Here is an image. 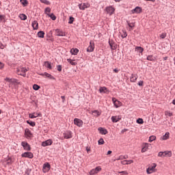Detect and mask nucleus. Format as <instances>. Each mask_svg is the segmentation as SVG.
<instances>
[{"label":"nucleus","instance_id":"obj_55","mask_svg":"<svg viewBox=\"0 0 175 175\" xmlns=\"http://www.w3.org/2000/svg\"><path fill=\"white\" fill-rule=\"evenodd\" d=\"M21 72H23V73H27V72H28V69H27L26 68H22Z\"/></svg>","mask_w":175,"mask_h":175},{"label":"nucleus","instance_id":"obj_51","mask_svg":"<svg viewBox=\"0 0 175 175\" xmlns=\"http://www.w3.org/2000/svg\"><path fill=\"white\" fill-rule=\"evenodd\" d=\"M31 172H32V170H31V169H29V168H27V169L26 170V171H25V174H26L27 175H29V174H31Z\"/></svg>","mask_w":175,"mask_h":175},{"label":"nucleus","instance_id":"obj_31","mask_svg":"<svg viewBox=\"0 0 175 175\" xmlns=\"http://www.w3.org/2000/svg\"><path fill=\"white\" fill-rule=\"evenodd\" d=\"M135 51H139V53L140 54H142V53H143V51H144V49H143V47H142V46H136Z\"/></svg>","mask_w":175,"mask_h":175},{"label":"nucleus","instance_id":"obj_16","mask_svg":"<svg viewBox=\"0 0 175 175\" xmlns=\"http://www.w3.org/2000/svg\"><path fill=\"white\" fill-rule=\"evenodd\" d=\"M143 9H142L141 7L137 6L135 8V9L132 10V13L135 14L136 13L137 14H139L140 13H142Z\"/></svg>","mask_w":175,"mask_h":175},{"label":"nucleus","instance_id":"obj_5","mask_svg":"<svg viewBox=\"0 0 175 175\" xmlns=\"http://www.w3.org/2000/svg\"><path fill=\"white\" fill-rule=\"evenodd\" d=\"M157 167V163H152V166L148 167L146 170L147 174H151Z\"/></svg>","mask_w":175,"mask_h":175},{"label":"nucleus","instance_id":"obj_42","mask_svg":"<svg viewBox=\"0 0 175 175\" xmlns=\"http://www.w3.org/2000/svg\"><path fill=\"white\" fill-rule=\"evenodd\" d=\"M75 21V18L73 16H70L68 19V24H72Z\"/></svg>","mask_w":175,"mask_h":175},{"label":"nucleus","instance_id":"obj_38","mask_svg":"<svg viewBox=\"0 0 175 175\" xmlns=\"http://www.w3.org/2000/svg\"><path fill=\"white\" fill-rule=\"evenodd\" d=\"M33 90H34V91H38V90H40V86L38 84H34L33 85Z\"/></svg>","mask_w":175,"mask_h":175},{"label":"nucleus","instance_id":"obj_36","mask_svg":"<svg viewBox=\"0 0 175 175\" xmlns=\"http://www.w3.org/2000/svg\"><path fill=\"white\" fill-rule=\"evenodd\" d=\"M148 149V144H146L144 147L142 148L141 151L142 152H146Z\"/></svg>","mask_w":175,"mask_h":175},{"label":"nucleus","instance_id":"obj_64","mask_svg":"<svg viewBox=\"0 0 175 175\" xmlns=\"http://www.w3.org/2000/svg\"><path fill=\"white\" fill-rule=\"evenodd\" d=\"M61 98L62 99V102H65V96H62Z\"/></svg>","mask_w":175,"mask_h":175},{"label":"nucleus","instance_id":"obj_25","mask_svg":"<svg viewBox=\"0 0 175 175\" xmlns=\"http://www.w3.org/2000/svg\"><path fill=\"white\" fill-rule=\"evenodd\" d=\"M44 65L45 68H47L48 69H52L51 63L49 61L44 62Z\"/></svg>","mask_w":175,"mask_h":175},{"label":"nucleus","instance_id":"obj_23","mask_svg":"<svg viewBox=\"0 0 175 175\" xmlns=\"http://www.w3.org/2000/svg\"><path fill=\"white\" fill-rule=\"evenodd\" d=\"M92 114L94 116V117H99V116H100V114H102V112L98 111V110H94L92 111Z\"/></svg>","mask_w":175,"mask_h":175},{"label":"nucleus","instance_id":"obj_62","mask_svg":"<svg viewBox=\"0 0 175 175\" xmlns=\"http://www.w3.org/2000/svg\"><path fill=\"white\" fill-rule=\"evenodd\" d=\"M121 174H128V172L126 171H122L120 172Z\"/></svg>","mask_w":175,"mask_h":175},{"label":"nucleus","instance_id":"obj_17","mask_svg":"<svg viewBox=\"0 0 175 175\" xmlns=\"http://www.w3.org/2000/svg\"><path fill=\"white\" fill-rule=\"evenodd\" d=\"M29 117L30 118H37V117H42V113L40 112L38 113L34 112L33 113H29Z\"/></svg>","mask_w":175,"mask_h":175},{"label":"nucleus","instance_id":"obj_44","mask_svg":"<svg viewBox=\"0 0 175 175\" xmlns=\"http://www.w3.org/2000/svg\"><path fill=\"white\" fill-rule=\"evenodd\" d=\"M165 116H168V117H172L173 116V113L170 112V111H166L165 112Z\"/></svg>","mask_w":175,"mask_h":175},{"label":"nucleus","instance_id":"obj_53","mask_svg":"<svg viewBox=\"0 0 175 175\" xmlns=\"http://www.w3.org/2000/svg\"><path fill=\"white\" fill-rule=\"evenodd\" d=\"M160 38H161V39H165V38H166V33H161V34L160 35Z\"/></svg>","mask_w":175,"mask_h":175},{"label":"nucleus","instance_id":"obj_40","mask_svg":"<svg viewBox=\"0 0 175 175\" xmlns=\"http://www.w3.org/2000/svg\"><path fill=\"white\" fill-rule=\"evenodd\" d=\"M51 12V8H50L49 7H47L45 8L44 10V13L45 14H49V13H50Z\"/></svg>","mask_w":175,"mask_h":175},{"label":"nucleus","instance_id":"obj_21","mask_svg":"<svg viewBox=\"0 0 175 175\" xmlns=\"http://www.w3.org/2000/svg\"><path fill=\"white\" fill-rule=\"evenodd\" d=\"M112 122H118L121 120V116H112L111 118Z\"/></svg>","mask_w":175,"mask_h":175},{"label":"nucleus","instance_id":"obj_24","mask_svg":"<svg viewBox=\"0 0 175 175\" xmlns=\"http://www.w3.org/2000/svg\"><path fill=\"white\" fill-rule=\"evenodd\" d=\"M70 53L72 55H77V54L79 53V49L77 48L72 49L70 50Z\"/></svg>","mask_w":175,"mask_h":175},{"label":"nucleus","instance_id":"obj_26","mask_svg":"<svg viewBox=\"0 0 175 175\" xmlns=\"http://www.w3.org/2000/svg\"><path fill=\"white\" fill-rule=\"evenodd\" d=\"M46 16L50 17L53 21H55L57 20V16L53 13L51 14H46Z\"/></svg>","mask_w":175,"mask_h":175},{"label":"nucleus","instance_id":"obj_28","mask_svg":"<svg viewBox=\"0 0 175 175\" xmlns=\"http://www.w3.org/2000/svg\"><path fill=\"white\" fill-rule=\"evenodd\" d=\"M37 35L38 38H40V39H43V38H44V31H40L38 32Z\"/></svg>","mask_w":175,"mask_h":175},{"label":"nucleus","instance_id":"obj_54","mask_svg":"<svg viewBox=\"0 0 175 175\" xmlns=\"http://www.w3.org/2000/svg\"><path fill=\"white\" fill-rule=\"evenodd\" d=\"M144 82L143 81H139L138 83H137V85H139V87H143V83Z\"/></svg>","mask_w":175,"mask_h":175},{"label":"nucleus","instance_id":"obj_6","mask_svg":"<svg viewBox=\"0 0 175 175\" xmlns=\"http://www.w3.org/2000/svg\"><path fill=\"white\" fill-rule=\"evenodd\" d=\"M95 49V43L94 42L90 41V45L87 49V52L88 53H92L94 51V49Z\"/></svg>","mask_w":175,"mask_h":175},{"label":"nucleus","instance_id":"obj_8","mask_svg":"<svg viewBox=\"0 0 175 175\" xmlns=\"http://www.w3.org/2000/svg\"><path fill=\"white\" fill-rule=\"evenodd\" d=\"M40 76H44L45 77H47L48 79H50V80H55V77H54L51 74H49V72H43L40 73Z\"/></svg>","mask_w":175,"mask_h":175},{"label":"nucleus","instance_id":"obj_27","mask_svg":"<svg viewBox=\"0 0 175 175\" xmlns=\"http://www.w3.org/2000/svg\"><path fill=\"white\" fill-rule=\"evenodd\" d=\"M170 137V133L169 132L165 133L163 137H161L162 140H167L169 137Z\"/></svg>","mask_w":175,"mask_h":175},{"label":"nucleus","instance_id":"obj_58","mask_svg":"<svg viewBox=\"0 0 175 175\" xmlns=\"http://www.w3.org/2000/svg\"><path fill=\"white\" fill-rule=\"evenodd\" d=\"M158 157H164L163 152H159V154H158Z\"/></svg>","mask_w":175,"mask_h":175},{"label":"nucleus","instance_id":"obj_61","mask_svg":"<svg viewBox=\"0 0 175 175\" xmlns=\"http://www.w3.org/2000/svg\"><path fill=\"white\" fill-rule=\"evenodd\" d=\"M85 150H86L87 152H90V151H91V148H89L88 146H87V147L85 148Z\"/></svg>","mask_w":175,"mask_h":175},{"label":"nucleus","instance_id":"obj_57","mask_svg":"<svg viewBox=\"0 0 175 175\" xmlns=\"http://www.w3.org/2000/svg\"><path fill=\"white\" fill-rule=\"evenodd\" d=\"M4 67H5V64H3V63L0 62V69H3Z\"/></svg>","mask_w":175,"mask_h":175},{"label":"nucleus","instance_id":"obj_49","mask_svg":"<svg viewBox=\"0 0 175 175\" xmlns=\"http://www.w3.org/2000/svg\"><path fill=\"white\" fill-rule=\"evenodd\" d=\"M94 170H96V174H98V173H99V172H100V170H102V168L98 166V167H96V168H94Z\"/></svg>","mask_w":175,"mask_h":175},{"label":"nucleus","instance_id":"obj_34","mask_svg":"<svg viewBox=\"0 0 175 175\" xmlns=\"http://www.w3.org/2000/svg\"><path fill=\"white\" fill-rule=\"evenodd\" d=\"M19 17L21 20H23V21H25V20H27V15H25V14H21L19 15Z\"/></svg>","mask_w":175,"mask_h":175},{"label":"nucleus","instance_id":"obj_63","mask_svg":"<svg viewBox=\"0 0 175 175\" xmlns=\"http://www.w3.org/2000/svg\"><path fill=\"white\" fill-rule=\"evenodd\" d=\"M128 131L127 129H124L121 131V133H124V132H126Z\"/></svg>","mask_w":175,"mask_h":175},{"label":"nucleus","instance_id":"obj_10","mask_svg":"<svg viewBox=\"0 0 175 175\" xmlns=\"http://www.w3.org/2000/svg\"><path fill=\"white\" fill-rule=\"evenodd\" d=\"M64 139H72V131H66L63 133Z\"/></svg>","mask_w":175,"mask_h":175},{"label":"nucleus","instance_id":"obj_47","mask_svg":"<svg viewBox=\"0 0 175 175\" xmlns=\"http://www.w3.org/2000/svg\"><path fill=\"white\" fill-rule=\"evenodd\" d=\"M40 2L42 3H44L45 5H50V1L47 0H40Z\"/></svg>","mask_w":175,"mask_h":175},{"label":"nucleus","instance_id":"obj_60","mask_svg":"<svg viewBox=\"0 0 175 175\" xmlns=\"http://www.w3.org/2000/svg\"><path fill=\"white\" fill-rule=\"evenodd\" d=\"M5 18V15H0V21H2Z\"/></svg>","mask_w":175,"mask_h":175},{"label":"nucleus","instance_id":"obj_39","mask_svg":"<svg viewBox=\"0 0 175 175\" xmlns=\"http://www.w3.org/2000/svg\"><path fill=\"white\" fill-rule=\"evenodd\" d=\"M155 139H157V137L155 135H151L148 139L149 143H152V142H154Z\"/></svg>","mask_w":175,"mask_h":175},{"label":"nucleus","instance_id":"obj_30","mask_svg":"<svg viewBox=\"0 0 175 175\" xmlns=\"http://www.w3.org/2000/svg\"><path fill=\"white\" fill-rule=\"evenodd\" d=\"M10 83L12 84H20V82H18V79L12 78L11 80H10Z\"/></svg>","mask_w":175,"mask_h":175},{"label":"nucleus","instance_id":"obj_15","mask_svg":"<svg viewBox=\"0 0 175 175\" xmlns=\"http://www.w3.org/2000/svg\"><path fill=\"white\" fill-rule=\"evenodd\" d=\"M55 33H56V36H66V33L65 32H64V31L59 29H56L55 30Z\"/></svg>","mask_w":175,"mask_h":175},{"label":"nucleus","instance_id":"obj_19","mask_svg":"<svg viewBox=\"0 0 175 175\" xmlns=\"http://www.w3.org/2000/svg\"><path fill=\"white\" fill-rule=\"evenodd\" d=\"M98 131H99L100 135H107V133H108L107 129H106L103 127H99L98 129Z\"/></svg>","mask_w":175,"mask_h":175},{"label":"nucleus","instance_id":"obj_18","mask_svg":"<svg viewBox=\"0 0 175 175\" xmlns=\"http://www.w3.org/2000/svg\"><path fill=\"white\" fill-rule=\"evenodd\" d=\"M99 92L100 94H109V92H110V90H107V88L104 86L100 88Z\"/></svg>","mask_w":175,"mask_h":175},{"label":"nucleus","instance_id":"obj_56","mask_svg":"<svg viewBox=\"0 0 175 175\" xmlns=\"http://www.w3.org/2000/svg\"><path fill=\"white\" fill-rule=\"evenodd\" d=\"M19 76H23V77H25L27 76V74L25 72H22V73H18Z\"/></svg>","mask_w":175,"mask_h":175},{"label":"nucleus","instance_id":"obj_9","mask_svg":"<svg viewBox=\"0 0 175 175\" xmlns=\"http://www.w3.org/2000/svg\"><path fill=\"white\" fill-rule=\"evenodd\" d=\"M109 44L110 46L111 50H117V44L113 41V40H109Z\"/></svg>","mask_w":175,"mask_h":175},{"label":"nucleus","instance_id":"obj_11","mask_svg":"<svg viewBox=\"0 0 175 175\" xmlns=\"http://www.w3.org/2000/svg\"><path fill=\"white\" fill-rule=\"evenodd\" d=\"M80 10H85V9H88L90 8V4L89 3H83V4L80 3L78 5Z\"/></svg>","mask_w":175,"mask_h":175},{"label":"nucleus","instance_id":"obj_7","mask_svg":"<svg viewBox=\"0 0 175 175\" xmlns=\"http://www.w3.org/2000/svg\"><path fill=\"white\" fill-rule=\"evenodd\" d=\"M74 124L75 125H77V126H79V128H81L83 126V120L79 118H75L74 119Z\"/></svg>","mask_w":175,"mask_h":175},{"label":"nucleus","instance_id":"obj_50","mask_svg":"<svg viewBox=\"0 0 175 175\" xmlns=\"http://www.w3.org/2000/svg\"><path fill=\"white\" fill-rule=\"evenodd\" d=\"M122 38L124 39V38H126V36H128V33H126V31H123V34H122Z\"/></svg>","mask_w":175,"mask_h":175},{"label":"nucleus","instance_id":"obj_45","mask_svg":"<svg viewBox=\"0 0 175 175\" xmlns=\"http://www.w3.org/2000/svg\"><path fill=\"white\" fill-rule=\"evenodd\" d=\"M7 165H12V163H13V161H12V158L9 157L7 159Z\"/></svg>","mask_w":175,"mask_h":175},{"label":"nucleus","instance_id":"obj_12","mask_svg":"<svg viewBox=\"0 0 175 175\" xmlns=\"http://www.w3.org/2000/svg\"><path fill=\"white\" fill-rule=\"evenodd\" d=\"M25 135L27 139H31V137H32V133L31 132V130H29V129H25Z\"/></svg>","mask_w":175,"mask_h":175},{"label":"nucleus","instance_id":"obj_41","mask_svg":"<svg viewBox=\"0 0 175 175\" xmlns=\"http://www.w3.org/2000/svg\"><path fill=\"white\" fill-rule=\"evenodd\" d=\"M136 122L137 124H144V121L143 120L142 118H138L137 120H136Z\"/></svg>","mask_w":175,"mask_h":175},{"label":"nucleus","instance_id":"obj_48","mask_svg":"<svg viewBox=\"0 0 175 175\" xmlns=\"http://www.w3.org/2000/svg\"><path fill=\"white\" fill-rule=\"evenodd\" d=\"M126 23L129 27V28H133L135 27V24L134 23H129V21H126Z\"/></svg>","mask_w":175,"mask_h":175},{"label":"nucleus","instance_id":"obj_29","mask_svg":"<svg viewBox=\"0 0 175 175\" xmlns=\"http://www.w3.org/2000/svg\"><path fill=\"white\" fill-rule=\"evenodd\" d=\"M73 61L75 60L72 59H67V62L70 63V65H72L73 66H76V65H77V62Z\"/></svg>","mask_w":175,"mask_h":175},{"label":"nucleus","instance_id":"obj_20","mask_svg":"<svg viewBox=\"0 0 175 175\" xmlns=\"http://www.w3.org/2000/svg\"><path fill=\"white\" fill-rule=\"evenodd\" d=\"M31 26L33 27V29L36 31V29H39V23L38 21H33L31 23Z\"/></svg>","mask_w":175,"mask_h":175},{"label":"nucleus","instance_id":"obj_59","mask_svg":"<svg viewBox=\"0 0 175 175\" xmlns=\"http://www.w3.org/2000/svg\"><path fill=\"white\" fill-rule=\"evenodd\" d=\"M5 48V46L3 45V44H2V42H0V49H3Z\"/></svg>","mask_w":175,"mask_h":175},{"label":"nucleus","instance_id":"obj_14","mask_svg":"<svg viewBox=\"0 0 175 175\" xmlns=\"http://www.w3.org/2000/svg\"><path fill=\"white\" fill-rule=\"evenodd\" d=\"M112 102L116 109H118V107L121 106V102L118 101V100L116 99V98H112Z\"/></svg>","mask_w":175,"mask_h":175},{"label":"nucleus","instance_id":"obj_22","mask_svg":"<svg viewBox=\"0 0 175 175\" xmlns=\"http://www.w3.org/2000/svg\"><path fill=\"white\" fill-rule=\"evenodd\" d=\"M136 80H137V75L132 74L131 77H130L131 83H136Z\"/></svg>","mask_w":175,"mask_h":175},{"label":"nucleus","instance_id":"obj_3","mask_svg":"<svg viewBox=\"0 0 175 175\" xmlns=\"http://www.w3.org/2000/svg\"><path fill=\"white\" fill-rule=\"evenodd\" d=\"M22 158H29L32 159L33 158V153L31 152H25L21 154Z\"/></svg>","mask_w":175,"mask_h":175},{"label":"nucleus","instance_id":"obj_4","mask_svg":"<svg viewBox=\"0 0 175 175\" xmlns=\"http://www.w3.org/2000/svg\"><path fill=\"white\" fill-rule=\"evenodd\" d=\"M51 168V165H50L49 163H44L42 166L43 173H47V172H49V170H50Z\"/></svg>","mask_w":175,"mask_h":175},{"label":"nucleus","instance_id":"obj_43","mask_svg":"<svg viewBox=\"0 0 175 175\" xmlns=\"http://www.w3.org/2000/svg\"><path fill=\"white\" fill-rule=\"evenodd\" d=\"M98 146H102V144H105V140H103V138H100L98 142Z\"/></svg>","mask_w":175,"mask_h":175},{"label":"nucleus","instance_id":"obj_32","mask_svg":"<svg viewBox=\"0 0 175 175\" xmlns=\"http://www.w3.org/2000/svg\"><path fill=\"white\" fill-rule=\"evenodd\" d=\"M163 154H164V157H172V151H167V150L164 151Z\"/></svg>","mask_w":175,"mask_h":175},{"label":"nucleus","instance_id":"obj_2","mask_svg":"<svg viewBox=\"0 0 175 175\" xmlns=\"http://www.w3.org/2000/svg\"><path fill=\"white\" fill-rule=\"evenodd\" d=\"M21 146H22V147H23V150H25V151H31V145H29V144H28V142H22Z\"/></svg>","mask_w":175,"mask_h":175},{"label":"nucleus","instance_id":"obj_52","mask_svg":"<svg viewBox=\"0 0 175 175\" xmlns=\"http://www.w3.org/2000/svg\"><path fill=\"white\" fill-rule=\"evenodd\" d=\"M90 175H94V174H96V171L94 169H92L90 172Z\"/></svg>","mask_w":175,"mask_h":175},{"label":"nucleus","instance_id":"obj_37","mask_svg":"<svg viewBox=\"0 0 175 175\" xmlns=\"http://www.w3.org/2000/svg\"><path fill=\"white\" fill-rule=\"evenodd\" d=\"M20 2L23 5V6H27V5H28L27 0H20Z\"/></svg>","mask_w":175,"mask_h":175},{"label":"nucleus","instance_id":"obj_1","mask_svg":"<svg viewBox=\"0 0 175 175\" xmlns=\"http://www.w3.org/2000/svg\"><path fill=\"white\" fill-rule=\"evenodd\" d=\"M105 12H107V14H109V16H113L116 12V8L113 7V5L107 6L105 9Z\"/></svg>","mask_w":175,"mask_h":175},{"label":"nucleus","instance_id":"obj_33","mask_svg":"<svg viewBox=\"0 0 175 175\" xmlns=\"http://www.w3.org/2000/svg\"><path fill=\"white\" fill-rule=\"evenodd\" d=\"M26 122H27V124L30 125V126H35L36 125V123L35 122L31 121V120H27Z\"/></svg>","mask_w":175,"mask_h":175},{"label":"nucleus","instance_id":"obj_13","mask_svg":"<svg viewBox=\"0 0 175 175\" xmlns=\"http://www.w3.org/2000/svg\"><path fill=\"white\" fill-rule=\"evenodd\" d=\"M53 144V140L51 139H47L43 142H42V147H47V146H51Z\"/></svg>","mask_w":175,"mask_h":175},{"label":"nucleus","instance_id":"obj_46","mask_svg":"<svg viewBox=\"0 0 175 175\" xmlns=\"http://www.w3.org/2000/svg\"><path fill=\"white\" fill-rule=\"evenodd\" d=\"M56 68H57V70L58 72H62V65H57L56 66Z\"/></svg>","mask_w":175,"mask_h":175},{"label":"nucleus","instance_id":"obj_35","mask_svg":"<svg viewBox=\"0 0 175 175\" xmlns=\"http://www.w3.org/2000/svg\"><path fill=\"white\" fill-rule=\"evenodd\" d=\"M147 61H155V58L152 55H150L146 57Z\"/></svg>","mask_w":175,"mask_h":175}]
</instances>
